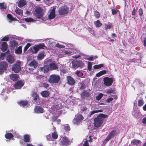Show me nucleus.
I'll return each mask as SVG.
<instances>
[{
	"mask_svg": "<svg viewBox=\"0 0 146 146\" xmlns=\"http://www.w3.org/2000/svg\"><path fill=\"white\" fill-rule=\"evenodd\" d=\"M5 137L7 139H10L13 138L14 136L11 133H7L5 134Z\"/></svg>",
	"mask_w": 146,
	"mask_h": 146,
	"instance_id": "obj_32",
	"label": "nucleus"
},
{
	"mask_svg": "<svg viewBox=\"0 0 146 146\" xmlns=\"http://www.w3.org/2000/svg\"><path fill=\"white\" fill-rule=\"evenodd\" d=\"M64 52L66 54L68 55L72 54V53L71 51L69 50H66Z\"/></svg>",
	"mask_w": 146,
	"mask_h": 146,
	"instance_id": "obj_60",
	"label": "nucleus"
},
{
	"mask_svg": "<svg viewBox=\"0 0 146 146\" xmlns=\"http://www.w3.org/2000/svg\"><path fill=\"white\" fill-rule=\"evenodd\" d=\"M118 11V10L113 9L111 10L112 14L113 15H115L117 13Z\"/></svg>",
	"mask_w": 146,
	"mask_h": 146,
	"instance_id": "obj_56",
	"label": "nucleus"
},
{
	"mask_svg": "<svg viewBox=\"0 0 146 146\" xmlns=\"http://www.w3.org/2000/svg\"><path fill=\"white\" fill-rule=\"evenodd\" d=\"M105 28L106 30H107L108 29H110L111 28V23L107 24H105Z\"/></svg>",
	"mask_w": 146,
	"mask_h": 146,
	"instance_id": "obj_52",
	"label": "nucleus"
},
{
	"mask_svg": "<svg viewBox=\"0 0 146 146\" xmlns=\"http://www.w3.org/2000/svg\"><path fill=\"white\" fill-rule=\"evenodd\" d=\"M8 67L7 63L5 61L0 62V74H2L5 71L7 70Z\"/></svg>",
	"mask_w": 146,
	"mask_h": 146,
	"instance_id": "obj_6",
	"label": "nucleus"
},
{
	"mask_svg": "<svg viewBox=\"0 0 146 146\" xmlns=\"http://www.w3.org/2000/svg\"><path fill=\"white\" fill-rule=\"evenodd\" d=\"M113 98H112L110 97L107 100V102L108 103H110L111 101H113Z\"/></svg>",
	"mask_w": 146,
	"mask_h": 146,
	"instance_id": "obj_64",
	"label": "nucleus"
},
{
	"mask_svg": "<svg viewBox=\"0 0 146 146\" xmlns=\"http://www.w3.org/2000/svg\"><path fill=\"white\" fill-rule=\"evenodd\" d=\"M94 14L95 17L97 19L99 18L100 17V13L97 11H94Z\"/></svg>",
	"mask_w": 146,
	"mask_h": 146,
	"instance_id": "obj_47",
	"label": "nucleus"
},
{
	"mask_svg": "<svg viewBox=\"0 0 146 146\" xmlns=\"http://www.w3.org/2000/svg\"><path fill=\"white\" fill-rule=\"evenodd\" d=\"M0 7L1 8L3 9H5L7 7L6 5L4 3H0Z\"/></svg>",
	"mask_w": 146,
	"mask_h": 146,
	"instance_id": "obj_49",
	"label": "nucleus"
},
{
	"mask_svg": "<svg viewBox=\"0 0 146 146\" xmlns=\"http://www.w3.org/2000/svg\"><path fill=\"white\" fill-rule=\"evenodd\" d=\"M75 74L78 77H81L83 75V74L81 71L77 70L75 72Z\"/></svg>",
	"mask_w": 146,
	"mask_h": 146,
	"instance_id": "obj_40",
	"label": "nucleus"
},
{
	"mask_svg": "<svg viewBox=\"0 0 146 146\" xmlns=\"http://www.w3.org/2000/svg\"><path fill=\"white\" fill-rule=\"evenodd\" d=\"M21 62L19 61L13 64L12 67V70L16 73H18L21 70Z\"/></svg>",
	"mask_w": 146,
	"mask_h": 146,
	"instance_id": "obj_4",
	"label": "nucleus"
},
{
	"mask_svg": "<svg viewBox=\"0 0 146 146\" xmlns=\"http://www.w3.org/2000/svg\"><path fill=\"white\" fill-rule=\"evenodd\" d=\"M88 68L89 71H91L92 68V64L90 62H88Z\"/></svg>",
	"mask_w": 146,
	"mask_h": 146,
	"instance_id": "obj_53",
	"label": "nucleus"
},
{
	"mask_svg": "<svg viewBox=\"0 0 146 146\" xmlns=\"http://www.w3.org/2000/svg\"><path fill=\"white\" fill-rule=\"evenodd\" d=\"M24 84V83L22 81L19 80L15 83L14 87L15 89H21Z\"/></svg>",
	"mask_w": 146,
	"mask_h": 146,
	"instance_id": "obj_12",
	"label": "nucleus"
},
{
	"mask_svg": "<svg viewBox=\"0 0 146 146\" xmlns=\"http://www.w3.org/2000/svg\"><path fill=\"white\" fill-rule=\"evenodd\" d=\"M22 47L20 46L15 51V53L17 54H21L22 53Z\"/></svg>",
	"mask_w": 146,
	"mask_h": 146,
	"instance_id": "obj_26",
	"label": "nucleus"
},
{
	"mask_svg": "<svg viewBox=\"0 0 146 146\" xmlns=\"http://www.w3.org/2000/svg\"><path fill=\"white\" fill-rule=\"evenodd\" d=\"M141 142V141L140 140L134 139L132 141L131 143H132L133 145H135L136 146H137Z\"/></svg>",
	"mask_w": 146,
	"mask_h": 146,
	"instance_id": "obj_31",
	"label": "nucleus"
},
{
	"mask_svg": "<svg viewBox=\"0 0 146 146\" xmlns=\"http://www.w3.org/2000/svg\"><path fill=\"white\" fill-rule=\"evenodd\" d=\"M139 14L140 16L142 15L143 14V11L142 9L140 8L139 10Z\"/></svg>",
	"mask_w": 146,
	"mask_h": 146,
	"instance_id": "obj_58",
	"label": "nucleus"
},
{
	"mask_svg": "<svg viewBox=\"0 0 146 146\" xmlns=\"http://www.w3.org/2000/svg\"><path fill=\"white\" fill-rule=\"evenodd\" d=\"M31 95L33 97V100L36 102H38L39 100V97L37 92L35 91L32 92Z\"/></svg>",
	"mask_w": 146,
	"mask_h": 146,
	"instance_id": "obj_11",
	"label": "nucleus"
},
{
	"mask_svg": "<svg viewBox=\"0 0 146 146\" xmlns=\"http://www.w3.org/2000/svg\"><path fill=\"white\" fill-rule=\"evenodd\" d=\"M42 85L43 87L46 88H48L49 86V84L46 83H43L42 84Z\"/></svg>",
	"mask_w": 146,
	"mask_h": 146,
	"instance_id": "obj_57",
	"label": "nucleus"
},
{
	"mask_svg": "<svg viewBox=\"0 0 146 146\" xmlns=\"http://www.w3.org/2000/svg\"><path fill=\"white\" fill-rule=\"evenodd\" d=\"M49 69L50 70H56L58 69V66L54 62L50 63L49 64Z\"/></svg>",
	"mask_w": 146,
	"mask_h": 146,
	"instance_id": "obj_18",
	"label": "nucleus"
},
{
	"mask_svg": "<svg viewBox=\"0 0 146 146\" xmlns=\"http://www.w3.org/2000/svg\"><path fill=\"white\" fill-rule=\"evenodd\" d=\"M106 72H107L106 70L101 71L96 74V76L98 77H100L103 75L105 74Z\"/></svg>",
	"mask_w": 146,
	"mask_h": 146,
	"instance_id": "obj_33",
	"label": "nucleus"
},
{
	"mask_svg": "<svg viewBox=\"0 0 146 146\" xmlns=\"http://www.w3.org/2000/svg\"><path fill=\"white\" fill-rule=\"evenodd\" d=\"M84 119V117L81 114H78L76 117V119L78 121H81Z\"/></svg>",
	"mask_w": 146,
	"mask_h": 146,
	"instance_id": "obj_34",
	"label": "nucleus"
},
{
	"mask_svg": "<svg viewBox=\"0 0 146 146\" xmlns=\"http://www.w3.org/2000/svg\"><path fill=\"white\" fill-rule=\"evenodd\" d=\"M48 81L50 84H58L61 82V77L57 74H52L50 76Z\"/></svg>",
	"mask_w": 146,
	"mask_h": 146,
	"instance_id": "obj_1",
	"label": "nucleus"
},
{
	"mask_svg": "<svg viewBox=\"0 0 146 146\" xmlns=\"http://www.w3.org/2000/svg\"><path fill=\"white\" fill-rule=\"evenodd\" d=\"M24 20L27 22H33L35 20L31 18H27L24 19Z\"/></svg>",
	"mask_w": 146,
	"mask_h": 146,
	"instance_id": "obj_42",
	"label": "nucleus"
},
{
	"mask_svg": "<svg viewBox=\"0 0 146 146\" xmlns=\"http://www.w3.org/2000/svg\"><path fill=\"white\" fill-rule=\"evenodd\" d=\"M94 127H99L102 125L103 121V119L98 116L97 117L94 118Z\"/></svg>",
	"mask_w": 146,
	"mask_h": 146,
	"instance_id": "obj_5",
	"label": "nucleus"
},
{
	"mask_svg": "<svg viewBox=\"0 0 146 146\" xmlns=\"http://www.w3.org/2000/svg\"><path fill=\"white\" fill-rule=\"evenodd\" d=\"M7 17L11 21H15L17 20L16 18L13 17L12 15L9 14H8L7 15Z\"/></svg>",
	"mask_w": 146,
	"mask_h": 146,
	"instance_id": "obj_38",
	"label": "nucleus"
},
{
	"mask_svg": "<svg viewBox=\"0 0 146 146\" xmlns=\"http://www.w3.org/2000/svg\"><path fill=\"white\" fill-rule=\"evenodd\" d=\"M104 84L106 86H111L112 84L113 80V79L108 77H105L103 78Z\"/></svg>",
	"mask_w": 146,
	"mask_h": 146,
	"instance_id": "obj_9",
	"label": "nucleus"
},
{
	"mask_svg": "<svg viewBox=\"0 0 146 146\" xmlns=\"http://www.w3.org/2000/svg\"><path fill=\"white\" fill-rule=\"evenodd\" d=\"M40 94L42 97L45 98L48 96L50 94L49 91L48 90L42 91Z\"/></svg>",
	"mask_w": 146,
	"mask_h": 146,
	"instance_id": "obj_23",
	"label": "nucleus"
},
{
	"mask_svg": "<svg viewBox=\"0 0 146 146\" xmlns=\"http://www.w3.org/2000/svg\"><path fill=\"white\" fill-rule=\"evenodd\" d=\"M5 55V53H2L0 55V58L2 60L3 59Z\"/></svg>",
	"mask_w": 146,
	"mask_h": 146,
	"instance_id": "obj_59",
	"label": "nucleus"
},
{
	"mask_svg": "<svg viewBox=\"0 0 146 146\" xmlns=\"http://www.w3.org/2000/svg\"><path fill=\"white\" fill-rule=\"evenodd\" d=\"M31 46V44L30 43H27L26 45L25 46L24 51L25 52Z\"/></svg>",
	"mask_w": 146,
	"mask_h": 146,
	"instance_id": "obj_50",
	"label": "nucleus"
},
{
	"mask_svg": "<svg viewBox=\"0 0 146 146\" xmlns=\"http://www.w3.org/2000/svg\"><path fill=\"white\" fill-rule=\"evenodd\" d=\"M30 51L33 54L36 53L39 50L37 45L31 46L29 49Z\"/></svg>",
	"mask_w": 146,
	"mask_h": 146,
	"instance_id": "obj_15",
	"label": "nucleus"
},
{
	"mask_svg": "<svg viewBox=\"0 0 146 146\" xmlns=\"http://www.w3.org/2000/svg\"><path fill=\"white\" fill-rule=\"evenodd\" d=\"M81 95V97L83 98H85L89 97L90 96L89 93L86 90H84Z\"/></svg>",
	"mask_w": 146,
	"mask_h": 146,
	"instance_id": "obj_22",
	"label": "nucleus"
},
{
	"mask_svg": "<svg viewBox=\"0 0 146 146\" xmlns=\"http://www.w3.org/2000/svg\"><path fill=\"white\" fill-rule=\"evenodd\" d=\"M29 65L30 66L33 67L35 68L37 67V62L35 60H33L29 64Z\"/></svg>",
	"mask_w": 146,
	"mask_h": 146,
	"instance_id": "obj_25",
	"label": "nucleus"
},
{
	"mask_svg": "<svg viewBox=\"0 0 146 146\" xmlns=\"http://www.w3.org/2000/svg\"><path fill=\"white\" fill-rule=\"evenodd\" d=\"M11 45L13 48H15V47H17L18 45V42L15 40L11 41L10 43Z\"/></svg>",
	"mask_w": 146,
	"mask_h": 146,
	"instance_id": "obj_28",
	"label": "nucleus"
},
{
	"mask_svg": "<svg viewBox=\"0 0 146 146\" xmlns=\"http://www.w3.org/2000/svg\"><path fill=\"white\" fill-rule=\"evenodd\" d=\"M34 14L37 19H41L43 16V10L40 7H37L35 9Z\"/></svg>",
	"mask_w": 146,
	"mask_h": 146,
	"instance_id": "obj_2",
	"label": "nucleus"
},
{
	"mask_svg": "<svg viewBox=\"0 0 146 146\" xmlns=\"http://www.w3.org/2000/svg\"><path fill=\"white\" fill-rule=\"evenodd\" d=\"M9 39V37L8 36H5L1 40L2 41H8Z\"/></svg>",
	"mask_w": 146,
	"mask_h": 146,
	"instance_id": "obj_55",
	"label": "nucleus"
},
{
	"mask_svg": "<svg viewBox=\"0 0 146 146\" xmlns=\"http://www.w3.org/2000/svg\"><path fill=\"white\" fill-rule=\"evenodd\" d=\"M34 110L37 113H42L44 111V110L43 108L39 106H36L35 107Z\"/></svg>",
	"mask_w": 146,
	"mask_h": 146,
	"instance_id": "obj_17",
	"label": "nucleus"
},
{
	"mask_svg": "<svg viewBox=\"0 0 146 146\" xmlns=\"http://www.w3.org/2000/svg\"><path fill=\"white\" fill-rule=\"evenodd\" d=\"M95 25L96 27H99L102 26V24L100 22V20H98L96 21Z\"/></svg>",
	"mask_w": 146,
	"mask_h": 146,
	"instance_id": "obj_39",
	"label": "nucleus"
},
{
	"mask_svg": "<svg viewBox=\"0 0 146 146\" xmlns=\"http://www.w3.org/2000/svg\"><path fill=\"white\" fill-rule=\"evenodd\" d=\"M48 66L45 65L43 67L40 68V71L44 73H47L49 70Z\"/></svg>",
	"mask_w": 146,
	"mask_h": 146,
	"instance_id": "obj_19",
	"label": "nucleus"
},
{
	"mask_svg": "<svg viewBox=\"0 0 146 146\" xmlns=\"http://www.w3.org/2000/svg\"><path fill=\"white\" fill-rule=\"evenodd\" d=\"M67 80L68 83L70 85L72 86L75 83V80L71 76H67Z\"/></svg>",
	"mask_w": 146,
	"mask_h": 146,
	"instance_id": "obj_14",
	"label": "nucleus"
},
{
	"mask_svg": "<svg viewBox=\"0 0 146 146\" xmlns=\"http://www.w3.org/2000/svg\"><path fill=\"white\" fill-rule=\"evenodd\" d=\"M1 50L3 52L5 51L7 48V44L6 42H3L2 43L1 46Z\"/></svg>",
	"mask_w": 146,
	"mask_h": 146,
	"instance_id": "obj_21",
	"label": "nucleus"
},
{
	"mask_svg": "<svg viewBox=\"0 0 146 146\" xmlns=\"http://www.w3.org/2000/svg\"><path fill=\"white\" fill-rule=\"evenodd\" d=\"M83 146H89V143H88V141L86 140L84 142Z\"/></svg>",
	"mask_w": 146,
	"mask_h": 146,
	"instance_id": "obj_61",
	"label": "nucleus"
},
{
	"mask_svg": "<svg viewBox=\"0 0 146 146\" xmlns=\"http://www.w3.org/2000/svg\"><path fill=\"white\" fill-rule=\"evenodd\" d=\"M64 129L65 131L66 132L69 131L70 130V128L68 124L64 126Z\"/></svg>",
	"mask_w": 146,
	"mask_h": 146,
	"instance_id": "obj_46",
	"label": "nucleus"
},
{
	"mask_svg": "<svg viewBox=\"0 0 146 146\" xmlns=\"http://www.w3.org/2000/svg\"><path fill=\"white\" fill-rule=\"evenodd\" d=\"M56 8L53 7L50 12V13L48 16V18L49 19H54L56 16L55 14Z\"/></svg>",
	"mask_w": 146,
	"mask_h": 146,
	"instance_id": "obj_13",
	"label": "nucleus"
},
{
	"mask_svg": "<svg viewBox=\"0 0 146 146\" xmlns=\"http://www.w3.org/2000/svg\"><path fill=\"white\" fill-rule=\"evenodd\" d=\"M115 90L113 89L112 88H110L107 90L106 91V93L108 94H114Z\"/></svg>",
	"mask_w": 146,
	"mask_h": 146,
	"instance_id": "obj_45",
	"label": "nucleus"
},
{
	"mask_svg": "<svg viewBox=\"0 0 146 146\" xmlns=\"http://www.w3.org/2000/svg\"><path fill=\"white\" fill-rule=\"evenodd\" d=\"M144 101L142 99L139 100L138 101V106L141 107L144 104Z\"/></svg>",
	"mask_w": 146,
	"mask_h": 146,
	"instance_id": "obj_37",
	"label": "nucleus"
},
{
	"mask_svg": "<svg viewBox=\"0 0 146 146\" xmlns=\"http://www.w3.org/2000/svg\"><path fill=\"white\" fill-rule=\"evenodd\" d=\"M117 135V132L115 130H111L110 133L108 135L104 140L106 142L109 141L111 139L113 138L115 136Z\"/></svg>",
	"mask_w": 146,
	"mask_h": 146,
	"instance_id": "obj_8",
	"label": "nucleus"
},
{
	"mask_svg": "<svg viewBox=\"0 0 146 146\" xmlns=\"http://www.w3.org/2000/svg\"><path fill=\"white\" fill-rule=\"evenodd\" d=\"M72 63L73 67L76 69L79 67H82L84 65V63L80 60H74L72 62Z\"/></svg>",
	"mask_w": 146,
	"mask_h": 146,
	"instance_id": "obj_10",
	"label": "nucleus"
},
{
	"mask_svg": "<svg viewBox=\"0 0 146 146\" xmlns=\"http://www.w3.org/2000/svg\"><path fill=\"white\" fill-rule=\"evenodd\" d=\"M104 64H100L98 65H95L94 66V69H97L101 68L104 66Z\"/></svg>",
	"mask_w": 146,
	"mask_h": 146,
	"instance_id": "obj_44",
	"label": "nucleus"
},
{
	"mask_svg": "<svg viewBox=\"0 0 146 146\" xmlns=\"http://www.w3.org/2000/svg\"><path fill=\"white\" fill-rule=\"evenodd\" d=\"M81 87L80 89L81 90H84L86 88V86L84 82H82L81 83Z\"/></svg>",
	"mask_w": 146,
	"mask_h": 146,
	"instance_id": "obj_51",
	"label": "nucleus"
},
{
	"mask_svg": "<svg viewBox=\"0 0 146 146\" xmlns=\"http://www.w3.org/2000/svg\"><path fill=\"white\" fill-rule=\"evenodd\" d=\"M27 4L26 0H20L18 3V6L19 7L24 6Z\"/></svg>",
	"mask_w": 146,
	"mask_h": 146,
	"instance_id": "obj_24",
	"label": "nucleus"
},
{
	"mask_svg": "<svg viewBox=\"0 0 146 146\" xmlns=\"http://www.w3.org/2000/svg\"><path fill=\"white\" fill-rule=\"evenodd\" d=\"M69 11V9L67 6L64 5L59 8L58 13L60 15H63L68 14Z\"/></svg>",
	"mask_w": 146,
	"mask_h": 146,
	"instance_id": "obj_3",
	"label": "nucleus"
},
{
	"mask_svg": "<svg viewBox=\"0 0 146 146\" xmlns=\"http://www.w3.org/2000/svg\"><path fill=\"white\" fill-rule=\"evenodd\" d=\"M7 60L8 62L10 64L12 63L15 60L14 57L10 55L7 57Z\"/></svg>",
	"mask_w": 146,
	"mask_h": 146,
	"instance_id": "obj_27",
	"label": "nucleus"
},
{
	"mask_svg": "<svg viewBox=\"0 0 146 146\" xmlns=\"http://www.w3.org/2000/svg\"><path fill=\"white\" fill-rule=\"evenodd\" d=\"M23 11L22 10L20 9L17 7L16 9L15 10V11L17 14L21 16L23 15Z\"/></svg>",
	"mask_w": 146,
	"mask_h": 146,
	"instance_id": "obj_29",
	"label": "nucleus"
},
{
	"mask_svg": "<svg viewBox=\"0 0 146 146\" xmlns=\"http://www.w3.org/2000/svg\"><path fill=\"white\" fill-rule=\"evenodd\" d=\"M44 57V55L43 52L40 53L37 56V58L38 60H41Z\"/></svg>",
	"mask_w": 146,
	"mask_h": 146,
	"instance_id": "obj_35",
	"label": "nucleus"
},
{
	"mask_svg": "<svg viewBox=\"0 0 146 146\" xmlns=\"http://www.w3.org/2000/svg\"><path fill=\"white\" fill-rule=\"evenodd\" d=\"M19 76L18 74H11L10 75V78L14 81H17L19 78Z\"/></svg>",
	"mask_w": 146,
	"mask_h": 146,
	"instance_id": "obj_20",
	"label": "nucleus"
},
{
	"mask_svg": "<svg viewBox=\"0 0 146 146\" xmlns=\"http://www.w3.org/2000/svg\"><path fill=\"white\" fill-rule=\"evenodd\" d=\"M46 138L48 141H51V137L50 135H47L46 137Z\"/></svg>",
	"mask_w": 146,
	"mask_h": 146,
	"instance_id": "obj_62",
	"label": "nucleus"
},
{
	"mask_svg": "<svg viewBox=\"0 0 146 146\" xmlns=\"http://www.w3.org/2000/svg\"><path fill=\"white\" fill-rule=\"evenodd\" d=\"M142 123L144 124H145L146 126V117H143L142 119Z\"/></svg>",
	"mask_w": 146,
	"mask_h": 146,
	"instance_id": "obj_63",
	"label": "nucleus"
},
{
	"mask_svg": "<svg viewBox=\"0 0 146 146\" xmlns=\"http://www.w3.org/2000/svg\"><path fill=\"white\" fill-rule=\"evenodd\" d=\"M60 141L61 144L62 145L67 146L71 144L70 140L66 137H61L60 139Z\"/></svg>",
	"mask_w": 146,
	"mask_h": 146,
	"instance_id": "obj_7",
	"label": "nucleus"
},
{
	"mask_svg": "<svg viewBox=\"0 0 146 146\" xmlns=\"http://www.w3.org/2000/svg\"><path fill=\"white\" fill-rule=\"evenodd\" d=\"M52 136L53 139H56L58 138V136L56 131L54 133H52Z\"/></svg>",
	"mask_w": 146,
	"mask_h": 146,
	"instance_id": "obj_36",
	"label": "nucleus"
},
{
	"mask_svg": "<svg viewBox=\"0 0 146 146\" xmlns=\"http://www.w3.org/2000/svg\"><path fill=\"white\" fill-rule=\"evenodd\" d=\"M17 103L20 106L23 107H25L26 106H28V105H29L28 101L27 100H21L19 102H18Z\"/></svg>",
	"mask_w": 146,
	"mask_h": 146,
	"instance_id": "obj_16",
	"label": "nucleus"
},
{
	"mask_svg": "<svg viewBox=\"0 0 146 146\" xmlns=\"http://www.w3.org/2000/svg\"><path fill=\"white\" fill-rule=\"evenodd\" d=\"M102 111L101 110H94L92 111H90L89 113V116L90 117L91 116H92V115H93V114L98 113L99 112H101Z\"/></svg>",
	"mask_w": 146,
	"mask_h": 146,
	"instance_id": "obj_41",
	"label": "nucleus"
},
{
	"mask_svg": "<svg viewBox=\"0 0 146 146\" xmlns=\"http://www.w3.org/2000/svg\"><path fill=\"white\" fill-rule=\"evenodd\" d=\"M108 115H107L104 114L103 113H100L99 114V116H98V117L101 118H107Z\"/></svg>",
	"mask_w": 146,
	"mask_h": 146,
	"instance_id": "obj_48",
	"label": "nucleus"
},
{
	"mask_svg": "<svg viewBox=\"0 0 146 146\" xmlns=\"http://www.w3.org/2000/svg\"><path fill=\"white\" fill-rule=\"evenodd\" d=\"M24 140L25 142L27 143L30 141L29 136L28 134L24 135Z\"/></svg>",
	"mask_w": 146,
	"mask_h": 146,
	"instance_id": "obj_30",
	"label": "nucleus"
},
{
	"mask_svg": "<svg viewBox=\"0 0 146 146\" xmlns=\"http://www.w3.org/2000/svg\"><path fill=\"white\" fill-rule=\"evenodd\" d=\"M103 94H100L99 95L96 96V100H100L103 97Z\"/></svg>",
	"mask_w": 146,
	"mask_h": 146,
	"instance_id": "obj_54",
	"label": "nucleus"
},
{
	"mask_svg": "<svg viewBox=\"0 0 146 146\" xmlns=\"http://www.w3.org/2000/svg\"><path fill=\"white\" fill-rule=\"evenodd\" d=\"M39 50L40 49H44V48L46 47L44 44L43 43H40L37 45Z\"/></svg>",
	"mask_w": 146,
	"mask_h": 146,
	"instance_id": "obj_43",
	"label": "nucleus"
}]
</instances>
